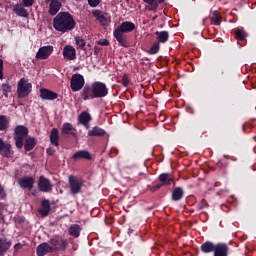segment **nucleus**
<instances>
[{
    "label": "nucleus",
    "instance_id": "nucleus-39",
    "mask_svg": "<svg viewBox=\"0 0 256 256\" xmlns=\"http://www.w3.org/2000/svg\"><path fill=\"white\" fill-rule=\"evenodd\" d=\"M144 3H148V5H152L153 9H157V3L155 0H144Z\"/></svg>",
    "mask_w": 256,
    "mask_h": 256
},
{
    "label": "nucleus",
    "instance_id": "nucleus-24",
    "mask_svg": "<svg viewBox=\"0 0 256 256\" xmlns=\"http://www.w3.org/2000/svg\"><path fill=\"white\" fill-rule=\"evenodd\" d=\"M89 137H101V135H105V130L94 127L88 132Z\"/></svg>",
    "mask_w": 256,
    "mask_h": 256
},
{
    "label": "nucleus",
    "instance_id": "nucleus-16",
    "mask_svg": "<svg viewBox=\"0 0 256 256\" xmlns=\"http://www.w3.org/2000/svg\"><path fill=\"white\" fill-rule=\"evenodd\" d=\"M11 245V240L0 239V255H4V253H7V251L11 249Z\"/></svg>",
    "mask_w": 256,
    "mask_h": 256
},
{
    "label": "nucleus",
    "instance_id": "nucleus-2",
    "mask_svg": "<svg viewBox=\"0 0 256 256\" xmlns=\"http://www.w3.org/2000/svg\"><path fill=\"white\" fill-rule=\"evenodd\" d=\"M53 27L61 33L73 31L75 29V19L68 12H60L53 20Z\"/></svg>",
    "mask_w": 256,
    "mask_h": 256
},
{
    "label": "nucleus",
    "instance_id": "nucleus-49",
    "mask_svg": "<svg viewBox=\"0 0 256 256\" xmlns=\"http://www.w3.org/2000/svg\"><path fill=\"white\" fill-rule=\"evenodd\" d=\"M4 143H5V142L3 141V139L0 138V149L3 148V144H4Z\"/></svg>",
    "mask_w": 256,
    "mask_h": 256
},
{
    "label": "nucleus",
    "instance_id": "nucleus-14",
    "mask_svg": "<svg viewBox=\"0 0 256 256\" xmlns=\"http://www.w3.org/2000/svg\"><path fill=\"white\" fill-rule=\"evenodd\" d=\"M40 97L43 99H47L49 101H53L54 99H57L58 95L57 93L48 90V89H41L40 90Z\"/></svg>",
    "mask_w": 256,
    "mask_h": 256
},
{
    "label": "nucleus",
    "instance_id": "nucleus-23",
    "mask_svg": "<svg viewBox=\"0 0 256 256\" xmlns=\"http://www.w3.org/2000/svg\"><path fill=\"white\" fill-rule=\"evenodd\" d=\"M162 185H171L173 183V175L164 173L159 176Z\"/></svg>",
    "mask_w": 256,
    "mask_h": 256
},
{
    "label": "nucleus",
    "instance_id": "nucleus-17",
    "mask_svg": "<svg viewBox=\"0 0 256 256\" xmlns=\"http://www.w3.org/2000/svg\"><path fill=\"white\" fill-rule=\"evenodd\" d=\"M227 245L217 244L214 248V256H227Z\"/></svg>",
    "mask_w": 256,
    "mask_h": 256
},
{
    "label": "nucleus",
    "instance_id": "nucleus-27",
    "mask_svg": "<svg viewBox=\"0 0 256 256\" xmlns=\"http://www.w3.org/2000/svg\"><path fill=\"white\" fill-rule=\"evenodd\" d=\"M35 145H37V142L35 141V138L27 137L25 139L24 147H25L26 151H31V149H33V147H35Z\"/></svg>",
    "mask_w": 256,
    "mask_h": 256
},
{
    "label": "nucleus",
    "instance_id": "nucleus-6",
    "mask_svg": "<svg viewBox=\"0 0 256 256\" xmlns=\"http://www.w3.org/2000/svg\"><path fill=\"white\" fill-rule=\"evenodd\" d=\"M85 86V78L81 74H74L70 81V87L72 91H81Z\"/></svg>",
    "mask_w": 256,
    "mask_h": 256
},
{
    "label": "nucleus",
    "instance_id": "nucleus-50",
    "mask_svg": "<svg viewBox=\"0 0 256 256\" xmlns=\"http://www.w3.org/2000/svg\"><path fill=\"white\" fill-rule=\"evenodd\" d=\"M157 189H161V185H156L153 189V191H157Z\"/></svg>",
    "mask_w": 256,
    "mask_h": 256
},
{
    "label": "nucleus",
    "instance_id": "nucleus-13",
    "mask_svg": "<svg viewBox=\"0 0 256 256\" xmlns=\"http://www.w3.org/2000/svg\"><path fill=\"white\" fill-rule=\"evenodd\" d=\"M18 183L22 189H33V185H35V179L32 177H25L21 178Z\"/></svg>",
    "mask_w": 256,
    "mask_h": 256
},
{
    "label": "nucleus",
    "instance_id": "nucleus-5",
    "mask_svg": "<svg viewBox=\"0 0 256 256\" xmlns=\"http://www.w3.org/2000/svg\"><path fill=\"white\" fill-rule=\"evenodd\" d=\"M32 89H33V85L29 83V80L25 78L20 79L17 86L18 97L20 98L27 97V95L31 93Z\"/></svg>",
    "mask_w": 256,
    "mask_h": 256
},
{
    "label": "nucleus",
    "instance_id": "nucleus-3",
    "mask_svg": "<svg viewBox=\"0 0 256 256\" xmlns=\"http://www.w3.org/2000/svg\"><path fill=\"white\" fill-rule=\"evenodd\" d=\"M135 29V24L133 22H123L115 31L114 37L122 45V47H127V42L125 41L124 33H131Z\"/></svg>",
    "mask_w": 256,
    "mask_h": 256
},
{
    "label": "nucleus",
    "instance_id": "nucleus-38",
    "mask_svg": "<svg viewBox=\"0 0 256 256\" xmlns=\"http://www.w3.org/2000/svg\"><path fill=\"white\" fill-rule=\"evenodd\" d=\"M236 37L237 39L243 40L245 37H247V34L244 32L243 29H238L236 31Z\"/></svg>",
    "mask_w": 256,
    "mask_h": 256
},
{
    "label": "nucleus",
    "instance_id": "nucleus-37",
    "mask_svg": "<svg viewBox=\"0 0 256 256\" xmlns=\"http://www.w3.org/2000/svg\"><path fill=\"white\" fill-rule=\"evenodd\" d=\"M75 41H76L77 47H80V49H83V47H85V45H86L85 39H83L81 37H76Z\"/></svg>",
    "mask_w": 256,
    "mask_h": 256
},
{
    "label": "nucleus",
    "instance_id": "nucleus-7",
    "mask_svg": "<svg viewBox=\"0 0 256 256\" xmlns=\"http://www.w3.org/2000/svg\"><path fill=\"white\" fill-rule=\"evenodd\" d=\"M69 185H70V193L71 195H77V193H81V188L83 187V183L77 179L75 176L69 177Z\"/></svg>",
    "mask_w": 256,
    "mask_h": 256
},
{
    "label": "nucleus",
    "instance_id": "nucleus-31",
    "mask_svg": "<svg viewBox=\"0 0 256 256\" xmlns=\"http://www.w3.org/2000/svg\"><path fill=\"white\" fill-rule=\"evenodd\" d=\"M80 233L81 227L77 224H74L69 228V235H71L72 237H79Z\"/></svg>",
    "mask_w": 256,
    "mask_h": 256
},
{
    "label": "nucleus",
    "instance_id": "nucleus-21",
    "mask_svg": "<svg viewBox=\"0 0 256 256\" xmlns=\"http://www.w3.org/2000/svg\"><path fill=\"white\" fill-rule=\"evenodd\" d=\"M155 35L158 43H167L169 41V32L167 31L155 32Z\"/></svg>",
    "mask_w": 256,
    "mask_h": 256
},
{
    "label": "nucleus",
    "instance_id": "nucleus-44",
    "mask_svg": "<svg viewBox=\"0 0 256 256\" xmlns=\"http://www.w3.org/2000/svg\"><path fill=\"white\" fill-rule=\"evenodd\" d=\"M0 79H3V60L0 59Z\"/></svg>",
    "mask_w": 256,
    "mask_h": 256
},
{
    "label": "nucleus",
    "instance_id": "nucleus-36",
    "mask_svg": "<svg viewBox=\"0 0 256 256\" xmlns=\"http://www.w3.org/2000/svg\"><path fill=\"white\" fill-rule=\"evenodd\" d=\"M2 91L3 95H5V97H8L9 93H11V85L7 83L2 84Z\"/></svg>",
    "mask_w": 256,
    "mask_h": 256
},
{
    "label": "nucleus",
    "instance_id": "nucleus-46",
    "mask_svg": "<svg viewBox=\"0 0 256 256\" xmlns=\"http://www.w3.org/2000/svg\"><path fill=\"white\" fill-rule=\"evenodd\" d=\"M47 153H48V155H53V153H55V150L49 148V149H47Z\"/></svg>",
    "mask_w": 256,
    "mask_h": 256
},
{
    "label": "nucleus",
    "instance_id": "nucleus-22",
    "mask_svg": "<svg viewBox=\"0 0 256 256\" xmlns=\"http://www.w3.org/2000/svg\"><path fill=\"white\" fill-rule=\"evenodd\" d=\"M79 121L82 125H85L86 129H89V121H91V115L87 112H83L79 115Z\"/></svg>",
    "mask_w": 256,
    "mask_h": 256
},
{
    "label": "nucleus",
    "instance_id": "nucleus-12",
    "mask_svg": "<svg viewBox=\"0 0 256 256\" xmlns=\"http://www.w3.org/2000/svg\"><path fill=\"white\" fill-rule=\"evenodd\" d=\"M50 1L49 13L50 15H56L61 11V3L63 0H47Z\"/></svg>",
    "mask_w": 256,
    "mask_h": 256
},
{
    "label": "nucleus",
    "instance_id": "nucleus-4",
    "mask_svg": "<svg viewBox=\"0 0 256 256\" xmlns=\"http://www.w3.org/2000/svg\"><path fill=\"white\" fill-rule=\"evenodd\" d=\"M27 135H29V129L25 126H17L15 128V145L18 149H21L23 147V143L25 139L27 138Z\"/></svg>",
    "mask_w": 256,
    "mask_h": 256
},
{
    "label": "nucleus",
    "instance_id": "nucleus-48",
    "mask_svg": "<svg viewBox=\"0 0 256 256\" xmlns=\"http://www.w3.org/2000/svg\"><path fill=\"white\" fill-rule=\"evenodd\" d=\"M123 85H124V87H128V85H129V80H127V79L124 80V81H123Z\"/></svg>",
    "mask_w": 256,
    "mask_h": 256
},
{
    "label": "nucleus",
    "instance_id": "nucleus-20",
    "mask_svg": "<svg viewBox=\"0 0 256 256\" xmlns=\"http://www.w3.org/2000/svg\"><path fill=\"white\" fill-rule=\"evenodd\" d=\"M49 211H51V205L49 204V201H42V206L39 210L40 215H42V217H47V215H49Z\"/></svg>",
    "mask_w": 256,
    "mask_h": 256
},
{
    "label": "nucleus",
    "instance_id": "nucleus-30",
    "mask_svg": "<svg viewBox=\"0 0 256 256\" xmlns=\"http://www.w3.org/2000/svg\"><path fill=\"white\" fill-rule=\"evenodd\" d=\"M73 159H91V154L87 151H78L73 155Z\"/></svg>",
    "mask_w": 256,
    "mask_h": 256
},
{
    "label": "nucleus",
    "instance_id": "nucleus-40",
    "mask_svg": "<svg viewBox=\"0 0 256 256\" xmlns=\"http://www.w3.org/2000/svg\"><path fill=\"white\" fill-rule=\"evenodd\" d=\"M33 3H35L34 0H23V5L25 7H31V6H33Z\"/></svg>",
    "mask_w": 256,
    "mask_h": 256
},
{
    "label": "nucleus",
    "instance_id": "nucleus-33",
    "mask_svg": "<svg viewBox=\"0 0 256 256\" xmlns=\"http://www.w3.org/2000/svg\"><path fill=\"white\" fill-rule=\"evenodd\" d=\"M161 49V45L158 43V42H156V43H154L151 47H150V49L148 50V53L150 54V55H157V53H159V50Z\"/></svg>",
    "mask_w": 256,
    "mask_h": 256
},
{
    "label": "nucleus",
    "instance_id": "nucleus-42",
    "mask_svg": "<svg viewBox=\"0 0 256 256\" xmlns=\"http://www.w3.org/2000/svg\"><path fill=\"white\" fill-rule=\"evenodd\" d=\"M6 195L7 194L5 193V188L0 185V199H5Z\"/></svg>",
    "mask_w": 256,
    "mask_h": 256
},
{
    "label": "nucleus",
    "instance_id": "nucleus-11",
    "mask_svg": "<svg viewBox=\"0 0 256 256\" xmlns=\"http://www.w3.org/2000/svg\"><path fill=\"white\" fill-rule=\"evenodd\" d=\"M93 15L102 25H109V23H111V17L105 12L96 10L93 12Z\"/></svg>",
    "mask_w": 256,
    "mask_h": 256
},
{
    "label": "nucleus",
    "instance_id": "nucleus-28",
    "mask_svg": "<svg viewBox=\"0 0 256 256\" xmlns=\"http://www.w3.org/2000/svg\"><path fill=\"white\" fill-rule=\"evenodd\" d=\"M201 251L203 253H213V251H215V246L213 245L212 242H206L202 244Z\"/></svg>",
    "mask_w": 256,
    "mask_h": 256
},
{
    "label": "nucleus",
    "instance_id": "nucleus-45",
    "mask_svg": "<svg viewBox=\"0 0 256 256\" xmlns=\"http://www.w3.org/2000/svg\"><path fill=\"white\" fill-rule=\"evenodd\" d=\"M99 45H109V40L100 41Z\"/></svg>",
    "mask_w": 256,
    "mask_h": 256
},
{
    "label": "nucleus",
    "instance_id": "nucleus-19",
    "mask_svg": "<svg viewBox=\"0 0 256 256\" xmlns=\"http://www.w3.org/2000/svg\"><path fill=\"white\" fill-rule=\"evenodd\" d=\"M50 141L54 147H59V130L57 128L52 129Z\"/></svg>",
    "mask_w": 256,
    "mask_h": 256
},
{
    "label": "nucleus",
    "instance_id": "nucleus-10",
    "mask_svg": "<svg viewBox=\"0 0 256 256\" xmlns=\"http://www.w3.org/2000/svg\"><path fill=\"white\" fill-rule=\"evenodd\" d=\"M51 53H53V46H43L36 53V59H49Z\"/></svg>",
    "mask_w": 256,
    "mask_h": 256
},
{
    "label": "nucleus",
    "instance_id": "nucleus-29",
    "mask_svg": "<svg viewBox=\"0 0 256 256\" xmlns=\"http://www.w3.org/2000/svg\"><path fill=\"white\" fill-rule=\"evenodd\" d=\"M172 199L173 201H180V199H183V189L182 188H175L172 192Z\"/></svg>",
    "mask_w": 256,
    "mask_h": 256
},
{
    "label": "nucleus",
    "instance_id": "nucleus-25",
    "mask_svg": "<svg viewBox=\"0 0 256 256\" xmlns=\"http://www.w3.org/2000/svg\"><path fill=\"white\" fill-rule=\"evenodd\" d=\"M0 151L2 155H4V157H11V155H13V150H11V144H7L5 142Z\"/></svg>",
    "mask_w": 256,
    "mask_h": 256
},
{
    "label": "nucleus",
    "instance_id": "nucleus-8",
    "mask_svg": "<svg viewBox=\"0 0 256 256\" xmlns=\"http://www.w3.org/2000/svg\"><path fill=\"white\" fill-rule=\"evenodd\" d=\"M62 55L64 59H67L68 61H75L77 59V50L71 45H66L63 48Z\"/></svg>",
    "mask_w": 256,
    "mask_h": 256
},
{
    "label": "nucleus",
    "instance_id": "nucleus-26",
    "mask_svg": "<svg viewBox=\"0 0 256 256\" xmlns=\"http://www.w3.org/2000/svg\"><path fill=\"white\" fill-rule=\"evenodd\" d=\"M75 128H73V125H71L70 123H65L62 126V133L64 135H75Z\"/></svg>",
    "mask_w": 256,
    "mask_h": 256
},
{
    "label": "nucleus",
    "instance_id": "nucleus-9",
    "mask_svg": "<svg viewBox=\"0 0 256 256\" xmlns=\"http://www.w3.org/2000/svg\"><path fill=\"white\" fill-rule=\"evenodd\" d=\"M38 187L43 193H49V191L53 189V184H51V181L49 179L41 176L38 181Z\"/></svg>",
    "mask_w": 256,
    "mask_h": 256
},
{
    "label": "nucleus",
    "instance_id": "nucleus-41",
    "mask_svg": "<svg viewBox=\"0 0 256 256\" xmlns=\"http://www.w3.org/2000/svg\"><path fill=\"white\" fill-rule=\"evenodd\" d=\"M90 7H97L99 5V0H88Z\"/></svg>",
    "mask_w": 256,
    "mask_h": 256
},
{
    "label": "nucleus",
    "instance_id": "nucleus-47",
    "mask_svg": "<svg viewBox=\"0 0 256 256\" xmlns=\"http://www.w3.org/2000/svg\"><path fill=\"white\" fill-rule=\"evenodd\" d=\"M14 249H15V251H19V249H21V244H16L15 246H14Z\"/></svg>",
    "mask_w": 256,
    "mask_h": 256
},
{
    "label": "nucleus",
    "instance_id": "nucleus-18",
    "mask_svg": "<svg viewBox=\"0 0 256 256\" xmlns=\"http://www.w3.org/2000/svg\"><path fill=\"white\" fill-rule=\"evenodd\" d=\"M13 11L19 17H28L29 16V13L27 12V10H25V8H23V5H21V4L14 5Z\"/></svg>",
    "mask_w": 256,
    "mask_h": 256
},
{
    "label": "nucleus",
    "instance_id": "nucleus-1",
    "mask_svg": "<svg viewBox=\"0 0 256 256\" xmlns=\"http://www.w3.org/2000/svg\"><path fill=\"white\" fill-rule=\"evenodd\" d=\"M109 90L107 85L102 82H93L90 86H85L82 91V99H99L101 97H107Z\"/></svg>",
    "mask_w": 256,
    "mask_h": 256
},
{
    "label": "nucleus",
    "instance_id": "nucleus-43",
    "mask_svg": "<svg viewBox=\"0 0 256 256\" xmlns=\"http://www.w3.org/2000/svg\"><path fill=\"white\" fill-rule=\"evenodd\" d=\"M67 247V240L60 239V249H65Z\"/></svg>",
    "mask_w": 256,
    "mask_h": 256
},
{
    "label": "nucleus",
    "instance_id": "nucleus-34",
    "mask_svg": "<svg viewBox=\"0 0 256 256\" xmlns=\"http://www.w3.org/2000/svg\"><path fill=\"white\" fill-rule=\"evenodd\" d=\"M50 244H51V249L52 251H55L57 249H59L60 245H61V238H54L50 240Z\"/></svg>",
    "mask_w": 256,
    "mask_h": 256
},
{
    "label": "nucleus",
    "instance_id": "nucleus-32",
    "mask_svg": "<svg viewBox=\"0 0 256 256\" xmlns=\"http://www.w3.org/2000/svg\"><path fill=\"white\" fill-rule=\"evenodd\" d=\"M211 22L213 25H221V15H219V12H213Z\"/></svg>",
    "mask_w": 256,
    "mask_h": 256
},
{
    "label": "nucleus",
    "instance_id": "nucleus-15",
    "mask_svg": "<svg viewBox=\"0 0 256 256\" xmlns=\"http://www.w3.org/2000/svg\"><path fill=\"white\" fill-rule=\"evenodd\" d=\"M51 251H53V248H51L47 243H42L37 247L38 256H45L47 253H51Z\"/></svg>",
    "mask_w": 256,
    "mask_h": 256
},
{
    "label": "nucleus",
    "instance_id": "nucleus-35",
    "mask_svg": "<svg viewBox=\"0 0 256 256\" xmlns=\"http://www.w3.org/2000/svg\"><path fill=\"white\" fill-rule=\"evenodd\" d=\"M9 127V121H7V117L0 116V131H5Z\"/></svg>",
    "mask_w": 256,
    "mask_h": 256
}]
</instances>
